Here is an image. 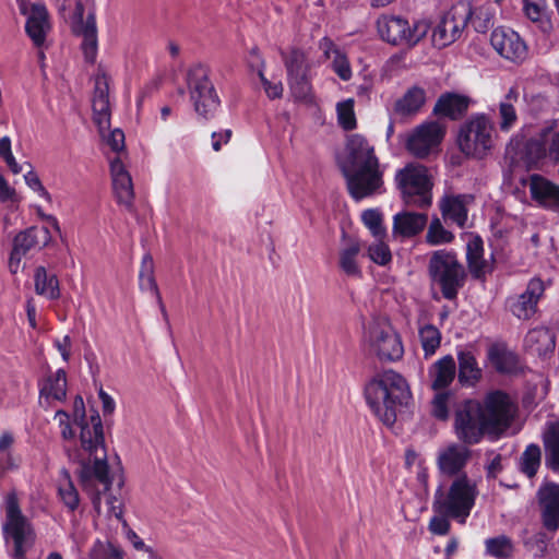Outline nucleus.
Segmentation results:
<instances>
[{
	"instance_id": "obj_22",
	"label": "nucleus",
	"mask_w": 559,
	"mask_h": 559,
	"mask_svg": "<svg viewBox=\"0 0 559 559\" xmlns=\"http://www.w3.org/2000/svg\"><path fill=\"white\" fill-rule=\"evenodd\" d=\"M528 188L533 200L545 207L559 210V186L539 175H532Z\"/></svg>"
},
{
	"instance_id": "obj_25",
	"label": "nucleus",
	"mask_w": 559,
	"mask_h": 559,
	"mask_svg": "<svg viewBox=\"0 0 559 559\" xmlns=\"http://www.w3.org/2000/svg\"><path fill=\"white\" fill-rule=\"evenodd\" d=\"M545 160H548V155L539 132L536 136L525 142L519 153V162L527 169H532L539 168Z\"/></svg>"
},
{
	"instance_id": "obj_57",
	"label": "nucleus",
	"mask_w": 559,
	"mask_h": 559,
	"mask_svg": "<svg viewBox=\"0 0 559 559\" xmlns=\"http://www.w3.org/2000/svg\"><path fill=\"white\" fill-rule=\"evenodd\" d=\"M449 519H451L450 515L436 513L430 519L429 531L435 535H447L450 531Z\"/></svg>"
},
{
	"instance_id": "obj_24",
	"label": "nucleus",
	"mask_w": 559,
	"mask_h": 559,
	"mask_svg": "<svg viewBox=\"0 0 559 559\" xmlns=\"http://www.w3.org/2000/svg\"><path fill=\"white\" fill-rule=\"evenodd\" d=\"M50 241V233L46 227H29L19 233L13 241V251L15 254L25 255L28 251L41 246H46Z\"/></svg>"
},
{
	"instance_id": "obj_29",
	"label": "nucleus",
	"mask_w": 559,
	"mask_h": 559,
	"mask_svg": "<svg viewBox=\"0 0 559 559\" xmlns=\"http://www.w3.org/2000/svg\"><path fill=\"white\" fill-rule=\"evenodd\" d=\"M471 195H449L443 198L440 204L442 215L463 227L467 219V203Z\"/></svg>"
},
{
	"instance_id": "obj_4",
	"label": "nucleus",
	"mask_w": 559,
	"mask_h": 559,
	"mask_svg": "<svg viewBox=\"0 0 559 559\" xmlns=\"http://www.w3.org/2000/svg\"><path fill=\"white\" fill-rule=\"evenodd\" d=\"M365 395L374 415L386 426L395 423L397 407L407 405L412 397L406 380L393 370L374 376L366 385Z\"/></svg>"
},
{
	"instance_id": "obj_64",
	"label": "nucleus",
	"mask_w": 559,
	"mask_h": 559,
	"mask_svg": "<svg viewBox=\"0 0 559 559\" xmlns=\"http://www.w3.org/2000/svg\"><path fill=\"white\" fill-rule=\"evenodd\" d=\"M107 504L109 507V515L115 516L119 521H123L122 503L115 496L110 495L108 497Z\"/></svg>"
},
{
	"instance_id": "obj_9",
	"label": "nucleus",
	"mask_w": 559,
	"mask_h": 559,
	"mask_svg": "<svg viewBox=\"0 0 559 559\" xmlns=\"http://www.w3.org/2000/svg\"><path fill=\"white\" fill-rule=\"evenodd\" d=\"M380 38L394 46H416L430 29L426 20H417L413 24L403 16L383 14L377 20Z\"/></svg>"
},
{
	"instance_id": "obj_34",
	"label": "nucleus",
	"mask_w": 559,
	"mask_h": 559,
	"mask_svg": "<svg viewBox=\"0 0 559 559\" xmlns=\"http://www.w3.org/2000/svg\"><path fill=\"white\" fill-rule=\"evenodd\" d=\"M459 381L464 386H474L481 378V369L471 352H459Z\"/></svg>"
},
{
	"instance_id": "obj_60",
	"label": "nucleus",
	"mask_w": 559,
	"mask_h": 559,
	"mask_svg": "<svg viewBox=\"0 0 559 559\" xmlns=\"http://www.w3.org/2000/svg\"><path fill=\"white\" fill-rule=\"evenodd\" d=\"M474 28L479 33H485L491 25V15L488 11L479 10L473 19Z\"/></svg>"
},
{
	"instance_id": "obj_28",
	"label": "nucleus",
	"mask_w": 559,
	"mask_h": 559,
	"mask_svg": "<svg viewBox=\"0 0 559 559\" xmlns=\"http://www.w3.org/2000/svg\"><path fill=\"white\" fill-rule=\"evenodd\" d=\"M519 88L512 86L499 103V128L502 132H509L518 121L515 104L519 102Z\"/></svg>"
},
{
	"instance_id": "obj_44",
	"label": "nucleus",
	"mask_w": 559,
	"mask_h": 559,
	"mask_svg": "<svg viewBox=\"0 0 559 559\" xmlns=\"http://www.w3.org/2000/svg\"><path fill=\"white\" fill-rule=\"evenodd\" d=\"M486 552L497 559L509 558L513 552V545L509 537L500 535L485 540Z\"/></svg>"
},
{
	"instance_id": "obj_42",
	"label": "nucleus",
	"mask_w": 559,
	"mask_h": 559,
	"mask_svg": "<svg viewBox=\"0 0 559 559\" xmlns=\"http://www.w3.org/2000/svg\"><path fill=\"white\" fill-rule=\"evenodd\" d=\"M58 492L60 499L69 510L74 511L78 508L80 502L79 493L71 481L70 474L64 469L61 472Z\"/></svg>"
},
{
	"instance_id": "obj_53",
	"label": "nucleus",
	"mask_w": 559,
	"mask_h": 559,
	"mask_svg": "<svg viewBox=\"0 0 559 559\" xmlns=\"http://www.w3.org/2000/svg\"><path fill=\"white\" fill-rule=\"evenodd\" d=\"M55 419L58 421V425L61 429V437L67 442L64 445H70L71 448H74L69 442H71L74 437L75 432L70 424V416L67 412L59 409L55 414Z\"/></svg>"
},
{
	"instance_id": "obj_41",
	"label": "nucleus",
	"mask_w": 559,
	"mask_h": 559,
	"mask_svg": "<svg viewBox=\"0 0 559 559\" xmlns=\"http://www.w3.org/2000/svg\"><path fill=\"white\" fill-rule=\"evenodd\" d=\"M523 10L527 19H530L543 33H549L552 28V24L546 10L542 5L530 0H523Z\"/></svg>"
},
{
	"instance_id": "obj_51",
	"label": "nucleus",
	"mask_w": 559,
	"mask_h": 559,
	"mask_svg": "<svg viewBox=\"0 0 559 559\" xmlns=\"http://www.w3.org/2000/svg\"><path fill=\"white\" fill-rule=\"evenodd\" d=\"M337 120L340 126L345 130L356 128V117L354 112V99L348 98L336 105Z\"/></svg>"
},
{
	"instance_id": "obj_49",
	"label": "nucleus",
	"mask_w": 559,
	"mask_h": 559,
	"mask_svg": "<svg viewBox=\"0 0 559 559\" xmlns=\"http://www.w3.org/2000/svg\"><path fill=\"white\" fill-rule=\"evenodd\" d=\"M539 132L546 146L548 160L557 164L559 162V129L546 127Z\"/></svg>"
},
{
	"instance_id": "obj_18",
	"label": "nucleus",
	"mask_w": 559,
	"mask_h": 559,
	"mask_svg": "<svg viewBox=\"0 0 559 559\" xmlns=\"http://www.w3.org/2000/svg\"><path fill=\"white\" fill-rule=\"evenodd\" d=\"M468 447L469 444L460 441V443L451 442L441 448L437 456V466L440 473L449 477L462 475V471L472 457Z\"/></svg>"
},
{
	"instance_id": "obj_58",
	"label": "nucleus",
	"mask_w": 559,
	"mask_h": 559,
	"mask_svg": "<svg viewBox=\"0 0 559 559\" xmlns=\"http://www.w3.org/2000/svg\"><path fill=\"white\" fill-rule=\"evenodd\" d=\"M260 81H261V84L265 91V94L267 95L269 98L271 99H275V98H281L282 95H283V84L281 81H277V82H271L269 81L265 75H264V72H261L260 71V76H259Z\"/></svg>"
},
{
	"instance_id": "obj_63",
	"label": "nucleus",
	"mask_w": 559,
	"mask_h": 559,
	"mask_svg": "<svg viewBox=\"0 0 559 559\" xmlns=\"http://www.w3.org/2000/svg\"><path fill=\"white\" fill-rule=\"evenodd\" d=\"M248 64L252 71L257 72L258 76H260V69L261 72H264L265 62L260 56L258 49L253 48L249 52Z\"/></svg>"
},
{
	"instance_id": "obj_36",
	"label": "nucleus",
	"mask_w": 559,
	"mask_h": 559,
	"mask_svg": "<svg viewBox=\"0 0 559 559\" xmlns=\"http://www.w3.org/2000/svg\"><path fill=\"white\" fill-rule=\"evenodd\" d=\"M360 243L357 240H350L338 252V265L348 276L360 277L361 270L357 258L360 252Z\"/></svg>"
},
{
	"instance_id": "obj_10",
	"label": "nucleus",
	"mask_w": 559,
	"mask_h": 559,
	"mask_svg": "<svg viewBox=\"0 0 559 559\" xmlns=\"http://www.w3.org/2000/svg\"><path fill=\"white\" fill-rule=\"evenodd\" d=\"M109 84L106 74H98L95 78V91L92 100L93 120L98 127L103 140L114 152H121L124 148V133L121 129L109 130L110 128V105Z\"/></svg>"
},
{
	"instance_id": "obj_45",
	"label": "nucleus",
	"mask_w": 559,
	"mask_h": 559,
	"mask_svg": "<svg viewBox=\"0 0 559 559\" xmlns=\"http://www.w3.org/2000/svg\"><path fill=\"white\" fill-rule=\"evenodd\" d=\"M419 338L426 356L433 355L440 346V331L432 324H426L419 329Z\"/></svg>"
},
{
	"instance_id": "obj_7",
	"label": "nucleus",
	"mask_w": 559,
	"mask_h": 559,
	"mask_svg": "<svg viewBox=\"0 0 559 559\" xmlns=\"http://www.w3.org/2000/svg\"><path fill=\"white\" fill-rule=\"evenodd\" d=\"M497 132L493 122L486 115L469 118L460 129L457 143L461 152L481 159L495 147Z\"/></svg>"
},
{
	"instance_id": "obj_19",
	"label": "nucleus",
	"mask_w": 559,
	"mask_h": 559,
	"mask_svg": "<svg viewBox=\"0 0 559 559\" xmlns=\"http://www.w3.org/2000/svg\"><path fill=\"white\" fill-rule=\"evenodd\" d=\"M493 49L504 59L521 62L526 58L527 47L520 35L511 28L499 27L491 33Z\"/></svg>"
},
{
	"instance_id": "obj_11",
	"label": "nucleus",
	"mask_w": 559,
	"mask_h": 559,
	"mask_svg": "<svg viewBox=\"0 0 559 559\" xmlns=\"http://www.w3.org/2000/svg\"><path fill=\"white\" fill-rule=\"evenodd\" d=\"M429 274L441 288L444 298L452 300L464 285L465 271L456 255L450 251L438 250L429 261Z\"/></svg>"
},
{
	"instance_id": "obj_48",
	"label": "nucleus",
	"mask_w": 559,
	"mask_h": 559,
	"mask_svg": "<svg viewBox=\"0 0 559 559\" xmlns=\"http://www.w3.org/2000/svg\"><path fill=\"white\" fill-rule=\"evenodd\" d=\"M292 95L296 100H307L311 96V76L294 75L287 76Z\"/></svg>"
},
{
	"instance_id": "obj_12",
	"label": "nucleus",
	"mask_w": 559,
	"mask_h": 559,
	"mask_svg": "<svg viewBox=\"0 0 559 559\" xmlns=\"http://www.w3.org/2000/svg\"><path fill=\"white\" fill-rule=\"evenodd\" d=\"M364 343L380 360L395 361L402 358L404 347L400 335L386 319H373L367 325Z\"/></svg>"
},
{
	"instance_id": "obj_39",
	"label": "nucleus",
	"mask_w": 559,
	"mask_h": 559,
	"mask_svg": "<svg viewBox=\"0 0 559 559\" xmlns=\"http://www.w3.org/2000/svg\"><path fill=\"white\" fill-rule=\"evenodd\" d=\"M287 76L310 74L311 62L305 51L294 48L288 53L282 52Z\"/></svg>"
},
{
	"instance_id": "obj_20",
	"label": "nucleus",
	"mask_w": 559,
	"mask_h": 559,
	"mask_svg": "<svg viewBox=\"0 0 559 559\" xmlns=\"http://www.w3.org/2000/svg\"><path fill=\"white\" fill-rule=\"evenodd\" d=\"M538 499L544 526L551 532L559 527V485L547 484L539 488Z\"/></svg>"
},
{
	"instance_id": "obj_1",
	"label": "nucleus",
	"mask_w": 559,
	"mask_h": 559,
	"mask_svg": "<svg viewBox=\"0 0 559 559\" xmlns=\"http://www.w3.org/2000/svg\"><path fill=\"white\" fill-rule=\"evenodd\" d=\"M73 421L80 427V448L64 445L68 459L80 465V479L84 487L97 480L104 485L105 491L109 490L111 479L99 414L95 412L86 418L83 399L76 396L73 403Z\"/></svg>"
},
{
	"instance_id": "obj_38",
	"label": "nucleus",
	"mask_w": 559,
	"mask_h": 559,
	"mask_svg": "<svg viewBox=\"0 0 559 559\" xmlns=\"http://www.w3.org/2000/svg\"><path fill=\"white\" fill-rule=\"evenodd\" d=\"M67 395V374L63 369H58L49 376L40 389V399L63 401Z\"/></svg>"
},
{
	"instance_id": "obj_6",
	"label": "nucleus",
	"mask_w": 559,
	"mask_h": 559,
	"mask_svg": "<svg viewBox=\"0 0 559 559\" xmlns=\"http://www.w3.org/2000/svg\"><path fill=\"white\" fill-rule=\"evenodd\" d=\"M4 513L2 530L5 542L12 540L13 543L11 557L13 559H25L27 550L34 544L35 533L31 522L23 514L14 491L5 496Z\"/></svg>"
},
{
	"instance_id": "obj_47",
	"label": "nucleus",
	"mask_w": 559,
	"mask_h": 559,
	"mask_svg": "<svg viewBox=\"0 0 559 559\" xmlns=\"http://www.w3.org/2000/svg\"><path fill=\"white\" fill-rule=\"evenodd\" d=\"M540 449L537 444H530L521 456V471L528 477L535 476L540 465Z\"/></svg>"
},
{
	"instance_id": "obj_61",
	"label": "nucleus",
	"mask_w": 559,
	"mask_h": 559,
	"mask_svg": "<svg viewBox=\"0 0 559 559\" xmlns=\"http://www.w3.org/2000/svg\"><path fill=\"white\" fill-rule=\"evenodd\" d=\"M319 48L323 52L325 59H333L336 53L341 52L338 47L329 37H323L319 41Z\"/></svg>"
},
{
	"instance_id": "obj_8",
	"label": "nucleus",
	"mask_w": 559,
	"mask_h": 559,
	"mask_svg": "<svg viewBox=\"0 0 559 559\" xmlns=\"http://www.w3.org/2000/svg\"><path fill=\"white\" fill-rule=\"evenodd\" d=\"M395 182L406 205L419 209H428L431 205L433 185L424 165L407 164L396 171Z\"/></svg>"
},
{
	"instance_id": "obj_54",
	"label": "nucleus",
	"mask_w": 559,
	"mask_h": 559,
	"mask_svg": "<svg viewBox=\"0 0 559 559\" xmlns=\"http://www.w3.org/2000/svg\"><path fill=\"white\" fill-rule=\"evenodd\" d=\"M332 69L337 76L343 81H348L352 78V69L346 55L341 51L332 59Z\"/></svg>"
},
{
	"instance_id": "obj_16",
	"label": "nucleus",
	"mask_w": 559,
	"mask_h": 559,
	"mask_svg": "<svg viewBox=\"0 0 559 559\" xmlns=\"http://www.w3.org/2000/svg\"><path fill=\"white\" fill-rule=\"evenodd\" d=\"M19 10L26 17L25 32L27 36L36 47H41L51 28L46 7L43 3H29L27 0H20Z\"/></svg>"
},
{
	"instance_id": "obj_3",
	"label": "nucleus",
	"mask_w": 559,
	"mask_h": 559,
	"mask_svg": "<svg viewBox=\"0 0 559 559\" xmlns=\"http://www.w3.org/2000/svg\"><path fill=\"white\" fill-rule=\"evenodd\" d=\"M343 164L349 194L357 201L378 192L383 183L382 171L373 146L360 134L348 138Z\"/></svg>"
},
{
	"instance_id": "obj_56",
	"label": "nucleus",
	"mask_w": 559,
	"mask_h": 559,
	"mask_svg": "<svg viewBox=\"0 0 559 559\" xmlns=\"http://www.w3.org/2000/svg\"><path fill=\"white\" fill-rule=\"evenodd\" d=\"M0 156L4 158L5 163L14 174H19L22 170L11 152V140L9 136L0 139Z\"/></svg>"
},
{
	"instance_id": "obj_14",
	"label": "nucleus",
	"mask_w": 559,
	"mask_h": 559,
	"mask_svg": "<svg viewBox=\"0 0 559 559\" xmlns=\"http://www.w3.org/2000/svg\"><path fill=\"white\" fill-rule=\"evenodd\" d=\"M469 4L459 2L451 7L440 19L432 32V45L439 49L444 48L457 40L467 22L473 17Z\"/></svg>"
},
{
	"instance_id": "obj_43",
	"label": "nucleus",
	"mask_w": 559,
	"mask_h": 559,
	"mask_svg": "<svg viewBox=\"0 0 559 559\" xmlns=\"http://www.w3.org/2000/svg\"><path fill=\"white\" fill-rule=\"evenodd\" d=\"M490 359L498 371L511 373L518 369V356L502 348L490 350Z\"/></svg>"
},
{
	"instance_id": "obj_37",
	"label": "nucleus",
	"mask_w": 559,
	"mask_h": 559,
	"mask_svg": "<svg viewBox=\"0 0 559 559\" xmlns=\"http://www.w3.org/2000/svg\"><path fill=\"white\" fill-rule=\"evenodd\" d=\"M35 292L46 297L47 299L55 300L60 297L59 281L52 273H48L44 266H38L34 274Z\"/></svg>"
},
{
	"instance_id": "obj_40",
	"label": "nucleus",
	"mask_w": 559,
	"mask_h": 559,
	"mask_svg": "<svg viewBox=\"0 0 559 559\" xmlns=\"http://www.w3.org/2000/svg\"><path fill=\"white\" fill-rule=\"evenodd\" d=\"M139 277L141 289L152 292L162 305V297L154 277V262L150 254H145L142 259Z\"/></svg>"
},
{
	"instance_id": "obj_32",
	"label": "nucleus",
	"mask_w": 559,
	"mask_h": 559,
	"mask_svg": "<svg viewBox=\"0 0 559 559\" xmlns=\"http://www.w3.org/2000/svg\"><path fill=\"white\" fill-rule=\"evenodd\" d=\"M483 255V240L479 237H472L467 242L466 258L471 274L477 278L484 276L490 270L488 261Z\"/></svg>"
},
{
	"instance_id": "obj_21",
	"label": "nucleus",
	"mask_w": 559,
	"mask_h": 559,
	"mask_svg": "<svg viewBox=\"0 0 559 559\" xmlns=\"http://www.w3.org/2000/svg\"><path fill=\"white\" fill-rule=\"evenodd\" d=\"M110 173L112 189L118 202L130 209L134 198L133 185L120 158L117 157L110 162Z\"/></svg>"
},
{
	"instance_id": "obj_26",
	"label": "nucleus",
	"mask_w": 559,
	"mask_h": 559,
	"mask_svg": "<svg viewBox=\"0 0 559 559\" xmlns=\"http://www.w3.org/2000/svg\"><path fill=\"white\" fill-rule=\"evenodd\" d=\"M468 108V99L465 96L447 93L437 100L433 112L438 116L448 117L450 119L461 118Z\"/></svg>"
},
{
	"instance_id": "obj_5",
	"label": "nucleus",
	"mask_w": 559,
	"mask_h": 559,
	"mask_svg": "<svg viewBox=\"0 0 559 559\" xmlns=\"http://www.w3.org/2000/svg\"><path fill=\"white\" fill-rule=\"evenodd\" d=\"M477 495L476 483L463 473L451 483L447 491L441 488L436 491L432 510L463 524L471 514Z\"/></svg>"
},
{
	"instance_id": "obj_23",
	"label": "nucleus",
	"mask_w": 559,
	"mask_h": 559,
	"mask_svg": "<svg viewBox=\"0 0 559 559\" xmlns=\"http://www.w3.org/2000/svg\"><path fill=\"white\" fill-rule=\"evenodd\" d=\"M427 223V214L403 211L394 215L392 233L394 236L411 238L421 233Z\"/></svg>"
},
{
	"instance_id": "obj_31",
	"label": "nucleus",
	"mask_w": 559,
	"mask_h": 559,
	"mask_svg": "<svg viewBox=\"0 0 559 559\" xmlns=\"http://www.w3.org/2000/svg\"><path fill=\"white\" fill-rule=\"evenodd\" d=\"M524 345L532 353L545 355L554 350L555 335L547 328H535L526 334Z\"/></svg>"
},
{
	"instance_id": "obj_15",
	"label": "nucleus",
	"mask_w": 559,
	"mask_h": 559,
	"mask_svg": "<svg viewBox=\"0 0 559 559\" xmlns=\"http://www.w3.org/2000/svg\"><path fill=\"white\" fill-rule=\"evenodd\" d=\"M444 134L445 129L439 122H424L409 132L406 148L415 157L424 158L439 147Z\"/></svg>"
},
{
	"instance_id": "obj_62",
	"label": "nucleus",
	"mask_w": 559,
	"mask_h": 559,
	"mask_svg": "<svg viewBox=\"0 0 559 559\" xmlns=\"http://www.w3.org/2000/svg\"><path fill=\"white\" fill-rule=\"evenodd\" d=\"M55 345L60 353L62 359L67 362L71 356L72 341L69 335H64L62 338L56 340Z\"/></svg>"
},
{
	"instance_id": "obj_2",
	"label": "nucleus",
	"mask_w": 559,
	"mask_h": 559,
	"mask_svg": "<svg viewBox=\"0 0 559 559\" xmlns=\"http://www.w3.org/2000/svg\"><path fill=\"white\" fill-rule=\"evenodd\" d=\"M514 412L510 397L500 391L489 393L483 403L466 401L455 412L454 433L465 444H477L486 433L498 436L507 430Z\"/></svg>"
},
{
	"instance_id": "obj_27",
	"label": "nucleus",
	"mask_w": 559,
	"mask_h": 559,
	"mask_svg": "<svg viewBox=\"0 0 559 559\" xmlns=\"http://www.w3.org/2000/svg\"><path fill=\"white\" fill-rule=\"evenodd\" d=\"M456 366L454 358L450 355L437 360L429 369L431 386L433 390L448 388L455 377Z\"/></svg>"
},
{
	"instance_id": "obj_50",
	"label": "nucleus",
	"mask_w": 559,
	"mask_h": 559,
	"mask_svg": "<svg viewBox=\"0 0 559 559\" xmlns=\"http://www.w3.org/2000/svg\"><path fill=\"white\" fill-rule=\"evenodd\" d=\"M361 219L376 239H383L385 237L382 214L378 210L369 209L364 211Z\"/></svg>"
},
{
	"instance_id": "obj_35",
	"label": "nucleus",
	"mask_w": 559,
	"mask_h": 559,
	"mask_svg": "<svg viewBox=\"0 0 559 559\" xmlns=\"http://www.w3.org/2000/svg\"><path fill=\"white\" fill-rule=\"evenodd\" d=\"M425 100V91L420 87L414 86L409 88L403 97L396 100L394 111L402 117L414 116L420 110Z\"/></svg>"
},
{
	"instance_id": "obj_55",
	"label": "nucleus",
	"mask_w": 559,
	"mask_h": 559,
	"mask_svg": "<svg viewBox=\"0 0 559 559\" xmlns=\"http://www.w3.org/2000/svg\"><path fill=\"white\" fill-rule=\"evenodd\" d=\"M450 394L448 392L437 393L432 400V415L438 419L444 420L448 418V401Z\"/></svg>"
},
{
	"instance_id": "obj_52",
	"label": "nucleus",
	"mask_w": 559,
	"mask_h": 559,
	"mask_svg": "<svg viewBox=\"0 0 559 559\" xmlns=\"http://www.w3.org/2000/svg\"><path fill=\"white\" fill-rule=\"evenodd\" d=\"M368 257L374 263L385 265L391 261V251L383 239H376V242L368 247Z\"/></svg>"
},
{
	"instance_id": "obj_59",
	"label": "nucleus",
	"mask_w": 559,
	"mask_h": 559,
	"mask_svg": "<svg viewBox=\"0 0 559 559\" xmlns=\"http://www.w3.org/2000/svg\"><path fill=\"white\" fill-rule=\"evenodd\" d=\"M25 181L27 186L36 191L41 198L46 199L47 201L51 200V197L49 192L45 189V187L41 185L38 176L34 171H28L25 176Z\"/></svg>"
},
{
	"instance_id": "obj_17",
	"label": "nucleus",
	"mask_w": 559,
	"mask_h": 559,
	"mask_svg": "<svg viewBox=\"0 0 559 559\" xmlns=\"http://www.w3.org/2000/svg\"><path fill=\"white\" fill-rule=\"evenodd\" d=\"M545 289V283L540 278H532L523 293L508 299L511 313L520 320H530L537 312Z\"/></svg>"
},
{
	"instance_id": "obj_13",
	"label": "nucleus",
	"mask_w": 559,
	"mask_h": 559,
	"mask_svg": "<svg viewBox=\"0 0 559 559\" xmlns=\"http://www.w3.org/2000/svg\"><path fill=\"white\" fill-rule=\"evenodd\" d=\"M187 85L195 112L210 119L219 106V98L209 78V69L197 63L187 73Z\"/></svg>"
},
{
	"instance_id": "obj_33",
	"label": "nucleus",
	"mask_w": 559,
	"mask_h": 559,
	"mask_svg": "<svg viewBox=\"0 0 559 559\" xmlns=\"http://www.w3.org/2000/svg\"><path fill=\"white\" fill-rule=\"evenodd\" d=\"M83 37L82 49L85 60L93 63L97 55V27L95 12L91 11L82 28L74 29Z\"/></svg>"
},
{
	"instance_id": "obj_30",
	"label": "nucleus",
	"mask_w": 559,
	"mask_h": 559,
	"mask_svg": "<svg viewBox=\"0 0 559 559\" xmlns=\"http://www.w3.org/2000/svg\"><path fill=\"white\" fill-rule=\"evenodd\" d=\"M543 442L546 465L554 471H559V421L546 424Z\"/></svg>"
},
{
	"instance_id": "obj_46",
	"label": "nucleus",
	"mask_w": 559,
	"mask_h": 559,
	"mask_svg": "<svg viewBox=\"0 0 559 559\" xmlns=\"http://www.w3.org/2000/svg\"><path fill=\"white\" fill-rule=\"evenodd\" d=\"M454 236L451 231L445 229L438 217L433 218L426 234V241L430 246H439L443 243H450Z\"/></svg>"
}]
</instances>
